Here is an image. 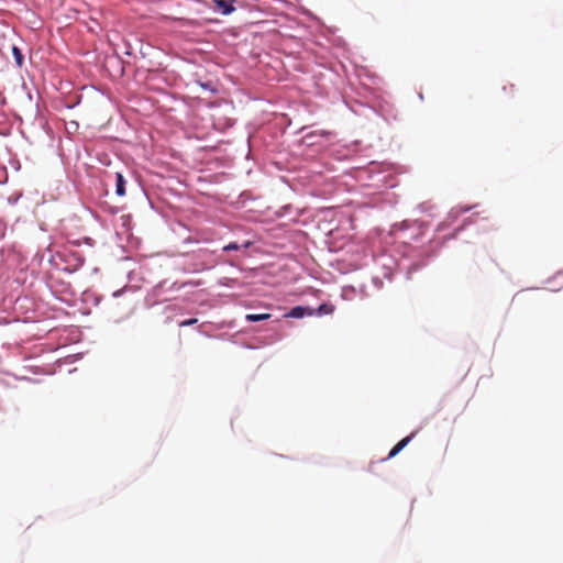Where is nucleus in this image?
I'll use <instances>...</instances> for the list:
<instances>
[{
  "label": "nucleus",
  "instance_id": "f257e3e1",
  "mask_svg": "<svg viewBox=\"0 0 563 563\" xmlns=\"http://www.w3.org/2000/svg\"><path fill=\"white\" fill-rule=\"evenodd\" d=\"M214 9L224 15L231 14L234 8V0H212Z\"/></svg>",
  "mask_w": 563,
  "mask_h": 563
},
{
  "label": "nucleus",
  "instance_id": "f03ea898",
  "mask_svg": "<svg viewBox=\"0 0 563 563\" xmlns=\"http://www.w3.org/2000/svg\"><path fill=\"white\" fill-rule=\"evenodd\" d=\"M416 435V432H412L408 437L400 440L389 452L388 459L396 456Z\"/></svg>",
  "mask_w": 563,
  "mask_h": 563
},
{
  "label": "nucleus",
  "instance_id": "7ed1b4c3",
  "mask_svg": "<svg viewBox=\"0 0 563 563\" xmlns=\"http://www.w3.org/2000/svg\"><path fill=\"white\" fill-rule=\"evenodd\" d=\"M115 192L118 196L125 195V180L121 173H115Z\"/></svg>",
  "mask_w": 563,
  "mask_h": 563
},
{
  "label": "nucleus",
  "instance_id": "20e7f679",
  "mask_svg": "<svg viewBox=\"0 0 563 563\" xmlns=\"http://www.w3.org/2000/svg\"><path fill=\"white\" fill-rule=\"evenodd\" d=\"M271 318L269 313H249L245 316V319L250 322H258L268 320Z\"/></svg>",
  "mask_w": 563,
  "mask_h": 563
},
{
  "label": "nucleus",
  "instance_id": "39448f33",
  "mask_svg": "<svg viewBox=\"0 0 563 563\" xmlns=\"http://www.w3.org/2000/svg\"><path fill=\"white\" fill-rule=\"evenodd\" d=\"M308 309L301 306L294 307L287 317L291 318H302L307 313Z\"/></svg>",
  "mask_w": 563,
  "mask_h": 563
},
{
  "label": "nucleus",
  "instance_id": "423d86ee",
  "mask_svg": "<svg viewBox=\"0 0 563 563\" xmlns=\"http://www.w3.org/2000/svg\"><path fill=\"white\" fill-rule=\"evenodd\" d=\"M12 52H13L16 65L19 67H21L23 65V55H22L21 51L16 46H13Z\"/></svg>",
  "mask_w": 563,
  "mask_h": 563
},
{
  "label": "nucleus",
  "instance_id": "0eeeda50",
  "mask_svg": "<svg viewBox=\"0 0 563 563\" xmlns=\"http://www.w3.org/2000/svg\"><path fill=\"white\" fill-rule=\"evenodd\" d=\"M241 246L236 242H231L223 247V251H238Z\"/></svg>",
  "mask_w": 563,
  "mask_h": 563
},
{
  "label": "nucleus",
  "instance_id": "6e6552de",
  "mask_svg": "<svg viewBox=\"0 0 563 563\" xmlns=\"http://www.w3.org/2000/svg\"><path fill=\"white\" fill-rule=\"evenodd\" d=\"M198 322V319L196 318H192V319H187V320H184L179 323V327H189V325H194Z\"/></svg>",
  "mask_w": 563,
  "mask_h": 563
},
{
  "label": "nucleus",
  "instance_id": "1a4fd4ad",
  "mask_svg": "<svg viewBox=\"0 0 563 563\" xmlns=\"http://www.w3.org/2000/svg\"><path fill=\"white\" fill-rule=\"evenodd\" d=\"M509 87H510V90H511V91H512V90H514V88H515V86H514L512 84H510V85H509Z\"/></svg>",
  "mask_w": 563,
  "mask_h": 563
},
{
  "label": "nucleus",
  "instance_id": "9d476101",
  "mask_svg": "<svg viewBox=\"0 0 563 563\" xmlns=\"http://www.w3.org/2000/svg\"><path fill=\"white\" fill-rule=\"evenodd\" d=\"M250 244H251L250 242H246V243L244 244V247H249V246H250Z\"/></svg>",
  "mask_w": 563,
  "mask_h": 563
}]
</instances>
